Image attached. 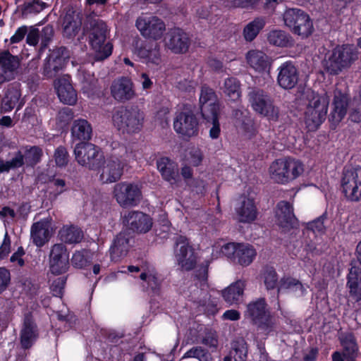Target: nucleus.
Wrapping results in <instances>:
<instances>
[{"mask_svg": "<svg viewBox=\"0 0 361 361\" xmlns=\"http://www.w3.org/2000/svg\"><path fill=\"white\" fill-rule=\"evenodd\" d=\"M199 104L203 118H212L214 114L219 113V103L217 95L211 87L204 85L201 87Z\"/></svg>", "mask_w": 361, "mask_h": 361, "instance_id": "nucleus-17", "label": "nucleus"}, {"mask_svg": "<svg viewBox=\"0 0 361 361\" xmlns=\"http://www.w3.org/2000/svg\"><path fill=\"white\" fill-rule=\"evenodd\" d=\"M134 52L135 55L147 63L158 65L161 62L159 45L157 42L137 41Z\"/></svg>", "mask_w": 361, "mask_h": 361, "instance_id": "nucleus-21", "label": "nucleus"}, {"mask_svg": "<svg viewBox=\"0 0 361 361\" xmlns=\"http://www.w3.org/2000/svg\"><path fill=\"white\" fill-rule=\"evenodd\" d=\"M145 121V114L137 106L119 107L112 114V123L118 130L127 133L141 130Z\"/></svg>", "mask_w": 361, "mask_h": 361, "instance_id": "nucleus-4", "label": "nucleus"}, {"mask_svg": "<svg viewBox=\"0 0 361 361\" xmlns=\"http://www.w3.org/2000/svg\"><path fill=\"white\" fill-rule=\"evenodd\" d=\"M256 251L249 244H238L235 256V262L242 266H248L256 256Z\"/></svg>", "mask_w": 361, "mask_h": 361, "instance_id": "nucleus-40", "label": "nucleus"}, {"mask_svg": "<svg viewBox=\"0 0 361 361\" xmlns=\"http://www.w3.org/2000/svg\"><path fill=\"white\" fill-rule=\"evenodd\" d=\"M74 154L78 163L92 170L101 166L104 156L99 149L89 142H80L75 145Z\"/></svg>", "mask_w": 361, "mask_h": 361, "instance_id": "nucleus-12", "label": "nucleus"}, {"mask_svg": "<svg viewBox=\"0 0 361 361\" xmlns=\"http://www.w3.org/2000/svg\"><path fill=\"white\" fill-rule=\"evenodd\" d=\"M295 284V279L291 277H283L279 283L278 293L287 290L291 293L294 285Z\"/></svg>", "mask_w": 361, "mask_h": 361, "instance_id": "nucleus-62", "label": "nucleus"}, {"mask_svg": "<svg viewBox=\"0 0 361 361\" xmlns=\"http://www.w3.org/2000/svg\"><path fill=\"white\" fill-rule=\"evenodd\" d=\"M195 286L197 289L193 290L192 299L202 307L203 310L208 313L214 314L217 312V300L212 298V295L208 293L207 285V269L202 268L198 274H196Z\"/></svg>", "mask_w": 361, "mask_h": 361, "instance_id": "nucleus-10", "label": "nucleus"}, {"mask_svg": "<svg viewBox=\"0 0 361 361\" xmlns=\"http://www.w3.org/2000/svg\"><path fill=\"white\" fill-rule=\"evenodd\" d=\"M303 172V164L290 157L275 160L269 168L270 178L279 184L289 183L297 179Z\"/></svg>", "mask_w": 361, "mask_h": 361, "instance_id": "nucleus-3", "label": "nucleus"}, {"mask_svg": "<svg viewBox=\"0 0 361 361\" xmlns=\"http://www.w3.org/2000/svg\"><path fill=\"white\" fill-rule=\"evenodd\" d=\"M357 58V51L353 46H338L324 59L323 66L328 73L336 75L348 68Z\"/></svg>", "mask_w": 361, "mask_h": 361, "instance_id": "nucleus-5", "label": "nucleus"}, {"mask_svg": "<svg viewBox=\"0 0 361 361\" xmlns=\"http://www.w3.org/2000/svg\"><path fill=\"white\" fill-rule=\"evenodd\" d=\"M304 11L299 8H288L283 14V20L285 25L291 30L298 23V19L302 16Z\"/></svg>", "mask_w": 361, "mask_h": 361, "instance_id": "nucleus-49", "label": "nucleus"}, {"mask_svg": "<svg viewBox=\"0 0 361 361\" xmlns=\"http://www.w3.org/2000/svg\"><path fill=\"white\" fill-rule=\"evenodd\" d=\"M292 32L295 35L301 36L302 38L307 37L312 33L313 24L310 18L305 12L298 19V23L292 29Z\"/></svg>", "mask_w": 361, "mask_h": 361, "instance_id": "nucleus-41", "label": "nucleus"}, {"mask_svg": "<svg viewBox=\"0 0 361 361\" xmlns=\"http://www.w3.org/2000/svg\"><path fill=\"white\" fill-rule=\"evenodd\" d=\"M135 26L145 38L154 40L161 39L166 31L164 22L155 16H139Z\"/></svg>", "mask_w": 361, "mask_h": 361, "instance_id": "nucleus-14", "label": "nucleus"}, {"mask_svg": "<svg viewBox=\"0 0 361 361\" xmlns=\"http://www.w3.org/2000/svg\"><path fill=\"white\" fill-rule=\"evenodd\" d=\"M326 215L323 214L316 219L307 223V228L312 231L314 233H323L325 230L324 220Z\"/></svg>", "mask_w": 361, "mask_h": 361, "instance_id": "nucleus-55", "label": "nucleus"}, {"mask_svg": "<svg viewBox=\"0 0 361 361\" xmlns=\"http://www.w3.org/2000/svg\"><path fill=\"white\" fill-rule=\"evenodd\" d=\"M38 337V329L30 314L25 315L20 333V345L23 349L32 346Z\"/></svg>", "mask_w": 361, "mask_h": 361, "instance_id": "nucleus-28", "label": "nucleus"}, {"mask_svg": "<svg viewBox=\"0 0 361 361\" xmlns=\"http://www.w3.org/2000/svg\"><path fill=\"white\" fill-rule=\"evenodd\" d=\"M69 268V253L62 243L54 245L49 254V269L55 275L62 274Z\"/></svg>", "mask_w": 361, "mask_h": 361, "instance_id": "nucleus-16", "label": "nucleus"}, {"mask_svg": "<svg viewBox=\"0 0 361 361\" xmlns=\"http://www.w3.org/2000/svg\"><path fill=\"white\" fill-rule=\"evenodd\" d=\"M262 278L267 290L274 289L279 283L278 282V275L275 269L271 267H266L264 268Z\"/></svg>", "mask_w": 361, "mask_h": 361, "instance_id": "nucleus-48", "label": "nucleus"}, {"mask_svg": "<svg viewBox=\"0 0 361 361\" xmlns=\"http://www.w3.org/2000/svg\"><path fill=\"white\" fill-rule=\"evenodd\" d=\"M23 152V155L25 162V165L33 166L37 164L42 157V149L36 146L25 147Z\"/></svg>", "mask_w": 361, "mask_h": 361, "instance_id": "nucleus-46", "label": "nucleus"}, {"mask_svg": "<svg viewBox=\"0 0 361 361\" xmlns=\"http://www.w3.org/2000/svg\"><path fill=\"white\" fill-rule=\"evenodd\" d=\"M112 154L102 161L99 180L103 183H112L121 179L128 162L135 159L133 150L118 142L111 144Z\"/></svg>", "mask_w": 361, "mask_h": 361, "instance_id": "nucleus-1", "label": "nucleus"}, {"mask_svg": "<svg viewBox=\"0 0 361 361\" xmlns=\"http://www.w3.org/2000/svg\"><path fill=\"white\" fill-rule=\"evenodd\" d=\"M54 157L56 164L59 167L65 166L68 162V153L62 146L56 149Z\"/></svg>", "mask_w": 361, "mask_h": 361, "instance_id": "nucleus-54", "label": "nucleus"}, {"mask_svg": "<svg viewBox=\"0 0 361 361\" xmlns=\"http://www.w3.org/2000/svg\"><path fill=\"white\" fill-rule=\"evenodd\" d=\"M62 69L63 68L53 65V63L46 62L44 66L43 73L47 78H51L56 77Z\"/></svg>", "mask_w": 361, "mask_h": 361, "instance_id": "nucleus-63", "label": "nucleus"}, {"mask_svg": "<svg viewBox=\"0 0 361 361\" xmlns=\"http://www.w3.org/2000/svg\"><path fill=\"white\" fill-rule=\"evenodd\" d=\"M267 39L271 44L277 47H285L293 44L292 37L286 32L280 30L270 31Z\"/></svg>", "mask_w": 361, "mask_h": 361, "instance_id": "nucleus-43", "label": "nucleus"}, {"mask_svg": "<svg viewBox=\"0 0 361 361\" xmlns=\"http://www.w3.org/2000/svg\"><path fill=\"white\" fill-rule=\"evenodd\" d=\"M123 223L129 229L140 233L148 232L152 226V218L138 211H131L126 214L123 216Z\"/></svg>", "mask_w": 361, "mask_h": 361, "instance_id": "nucleus-18", "label": "nucleus"}, {"mask_svg": "<svg viewBox=\"0 0 361 361\" xmlns=\"http://www.w3.org/2000/svg\"><path fill=\"white\" fill-rule=\"evenodd\" d=\"M73 118V111L69 107L61 109L57 115V121L61 126H66Z\"/></svg>", "mask_w": 361, "mask_h": 361, "instance_id": "nucleus-58", "label": "nucleus"}, {"mask_svg": "<svg viewBox=\"0 0 361 361\" xmlns=\"http://www.w3.org/2000/svg\"><path fill=\"white\" fill-rule=\"evenodd\" d=\"M173 126L176 133L182 136L190 137L198 134V119L190 105H183L176 112Z\"/></svg>", "mask_w": 361, "mask_h": 361, "instance_id": "nucleus-9", "label": "nucleus"}, {"mask_svg": "<svg viewBox=\"0 0 361 361\" xmlns=\"http://www.w3.org/2000/svg\"><path fill=\"white\" fill-rule=\"evenodd\" d=\"M82 13L73 8H69L63 18L61 29L63 36L66 38L73 39L81 30Z\"/></svg>", "mask_w": 361, "mask_h": 361, "instance_id": "nucleus-20", "label": "nucleus"}, {"mask_svg": "<svg viewBox=\"0 0 361 361\" xmlns=\"http://www.w3.org/2000/svg\"><path fill=\"white\" fill-rule=\"evenodd\" d=\"M60 240L68 244L78 243L83 238L82 231L74 226H64L59 231Z\"/></svg>", "mask_w": 361, "mask_h": 361, "instance_id": "nucleus-39", "label": "nucleus"}, {"mask_svg": "<svg viewBox=\"0 0 361 361\" xmlns=\"http://www.w3.org/2000/svg\"><path fill=\"white\" fill-rule=\"evenodd\" d=\"M245 283L238 281L221 291V295L226 302L229 305L237 304L242 298Z\"/></svg>", "mask_w": 361, "mask_h": 361, "instance_id": "nucleus-36", "label": "nucleus"}, {"mask_svg": "<svg viewBox=\"0 0 361 361\" xmlns=\"http://www.w3.org/2000/svg\"><path fill=\"white\" fill-rule=\"evenodd\" d=\"M51 219L45 218L32 224L30 229L31 238L33 243L39 247H42L48 242L50 235Z\"/></svg>", "mask_w": 361, "mask_h": 361, "instance_id": "nucleus-29", "label": "nucleus"}, {"mask_svg": "<svg viewBox=\"0 0 361 361\" xmlns=\"http://www.w3.org/2000/svg\"><path fill=\"white\" fill-rule=\"evenodd\" d=\"M277 83L283 89L293 88L298 81V72L290 61L282 63L278 68Z\"/></svg>", "mask_w": 361, "mask_h": 361, "instance_id": "nucleus-24", "label": "nucleus"}, {"mask_svg": "<svg viewBox=\"0 0 361 361\" xmlns=\"http://www.w3.org/2000/svg\"><path fill=\"white\" fill-rule=\"evenodd\" d=\"M237 219L243 223H250L255 220L257 209L252 198L241 197L235 208Z\"/></svg>", "mask_w": 361, "mask_h": 361, "instance_id": "nucleus-27", "label": "nucleus"}, {"mask_svg": "<svg viewBox=\"0 0 361 361\" xmlns=\"http://www.w3.org/2000/svg\"><path fill=\"white\" fill-rule=\"evenodd\" d=\"M223 92L233 102L238 101L241 97L239 81L235 78H228L224 80Z\"/></svg>", "mask_w": 361, "mask_h": 361, "instance_id": "nucleus-42", "label": "nucleus"}, {"mask_svg": "<svg viewBox=\"0 0 361 361\" xmlns=\"http://www.w3.org/2000/svg\"><path fill=\"white\" fill-rule=\"evenodd\" d=\"M341 190L353 202L361 200V167L345 169L341 179Z\"/></svg>", "mask_w": 361, "mask_h": 361, "instance_id": "nucleus-13", "label": "nucleus"}, {"mask_svg": "<svg viewBox=\"0 0 361 361\" xmlns=\"http://www.w3.org/2000/svg\"><path fill=\"white\" fill-rule=\"evenodd\" d=\"M194 357L200 361H213L210 353L200 346L193 347L188 350L183 355V358Z\"/></svg>", "mask_w": 361, "mask_h": 361, "instance_id": "nucleus-51", "label": "nucleus"}, {"mask_svg": "<svg viewBox=\"0 0 361 361\" xmlns=\"http://www.w3.org/2000/svg\"><path fill=\"white\" fill-rule=\"evenodd\" d=\"M202 343L210 348L216 349L218 345V339L216 331L212 330L207 331L202 338Z\"/></svg>", "mask_w": 361, "mask_h": 361, "instance_id": "nucleus-57", "label": "nucleus"}, {"mask_svg": "<svg viewBox=\"0 0 361 361\" xmlns=\"http://www.w3.org/2000/svg\"><path fill=\"white\" fill-rule=\"evenodd\" d=\"M142 269L143 271L141 272L140 279L146 283L147 288L150 289L153 293H158L162 283L161 276L158 274L154 267L151 265Z\"/></svg>", "mask_w": 361, "mask_h": 361, "instance_id": "nucleus-37", "label": "nucleus"}, {"mask_svg": "<svg viewBox=\"0 0 361 361\" xmlns=\"http://www.w3.org/2000/svg\"><path fill=\"white\" fill-rule=\"evenodd\" d=\"M111 93L116 100L121 102L129 101L135 97L133 83L130 79L126 77L113 81Z\"/></svg>", "mask_w": 361, "mask_h": 361, "instance_id": "nucleus-23", "label": "nucleus"}, {"mask_svg": "<svg viewBox=\"0 0 361 361\" xmlns=\"http://www.w3.org/2000/svg\"><path fill=\"white\" fill-rule=\"evenodd\" d=\"M25 101L21 97V92L18 85H9L1 102V112L6 113L12 111L14 108L19 110L24 105Z\"/></svg>", "mask_w": 361, "mask_h": 361, "instance_id": "nucleus-25", "label": "nucleus"}, {"mask_svg": "<svg viewBox=\"0 0 361 361\" xmlns=\"http://www.w3.org/2000/svg\"><path fill=\"white\" fill-rule=\"evenodd\" d=\"M166 47L173 53L180 54L185 52L190 45L188 35L179 28L170 29L164 38Z\"/></svg>", "mask_w": 361, "mask_h": 361, "instance_id": "nucleus-19", "label": "nucleus"}, {"mask_svg": "<svg viewBox=\"0 0 361 361\" xmlns=\"http://www.w3.org/2000/svg\"><path fill=\"white\" fill-rule=\"evenodd\" d=\"M264 26V21L263 19H255L253 21L248 23L244 28L243 35L245 39L250 42L253 40Z\"/></svg>", "mask_w": 361, "mask_h": 361, "instance_id": "nucleus-45", "label": "nucleus"}, {"mask_svg": "<svg viewBox=\"0 0 361 361\" xmlns=\"http://www.w3.org/2000/svg\"><path fill=\"white\" fill-rule=\"evenodd\" d=\"M175 257L178 264L184 270H192L196 263L197 257L187 238L180 236L176 240Z\"/></svg>", "mask_w": 361, "mask_h": 361, "instance_id": "nucleus-15", "label": "nucleus"}, {"mask_svg": "<svg viewBox=\"0 0 361 361\" xmlns=\"http://www.w3.org/2000/svg\"><path fill=\"white\" fill-rule=\"evenodd\" d=\"M246 60L249 66L255 71L260 73L269 72L271 62L269 56L263 51L250 50L246 54Z\"/></svg>", "mask_w": 361, "mask_h": 361, "instance_id": "nucleus-31", "label": "nucleus"}, {"mask_svg": "<svg viewBox=\"0 0 361 361\" xmlns=\"http://www.w3.org/2000/svg\"><path fill=\"white\" fill-rule=\"evenodd\" d=\"M203 157V153L200 149L192 147L189 150L186 159L191 165L198 166L201 164Z\"/></svg>", "mask_w": 361, "mask_h": 361, "instance_id": "nucleus-53", "label": "nucleus"}, {"mask_svg": "<svg viewBox=\"0 0 361 361\" xmlns=\"http://www.w3.org/2000/svg\"><path fill=\"white\" fill-rule=\"evenodd\" d=\"M66 279L64 277L58 278L51 284V289L53 295L56 297H61L65 286Z\"/></svg>", "mask_w": 361, "mask_h": 361, "instance_id": "nucleus-59", "label": "nucleus"}, {"mask_svg": "<svg viewBox=\"0 0 361 361\" xmlns=\"http://www.w3.org/2000/svg\"><path fill=\"white\" fill-rule=\"evenodd\" d=\"M350 296L357 302L361 301V269L353 267L348 274L346 284Z\"/></svg>", "mask_w": 361, "mask_h": 361, "instance_id": "nucleus-34", "label": "nucleus"}, {"mask_svg": "<svg viewBox=\"0 0 361 361\" xmlns=\"http://www.w3.org/2000/svg\"><path fill=\"white\" fill-rule=\"evenodd\" d=\"M332 118L335 122H340L345 116L348 106V98L345 93L336 89L334 92Z\"/></svg>", "mask_w": 361, "mask_h": 361, "instance_id": "nucleus-35", "label": "nucleus"}, {"mask_svg": "<svg viewBox=\"0 0 361 361\" xmlns=\"http://www.w3.org/2000/svg\"><path fill=\"white\" fill-rule=\"evenodd\" d=\"M244 317L266 334L274 329V322L264 298H257L247 303Z\"/></svg>", "mask_w": 361, "mask_h": 361, "instance_id": "nucleus-6", "label": "nucleus"}, {"mask_svg": "<svg viewBox=\"0 0 361 361\" xmlns=\"http://www.w3.org/2000/svg\"><path fill=\"white\" fill-rule=\"evenodd\" d=\"M10 281V271L5 267H0V294L6 289Z\"/></svg>", "mask_w": 361, "mask_h": 361, "instance_id": "nucleus-61", "label": "nucleus"}, {"mask_svg": "<svg viewBox=\"0 0 361 361\" xmlns=\"http://www.w3.org/2000/svg\"><path fill=\"white\" fill-rule=\"evenodd\" d=\"M341 343L344 350V355L352 357L357 350L355 338L352 333L342 334L340 336Z\"/></svg>", "mask_w": 361, "mask_h": 361, "instance_id": "nucleus-44", "label": "nucleus"}, {"mask_svg": "<svg viewBox=\"0 0 361 361\" xmlns=\"http://www.w3.org/2000/svg\"><path fill=\"white\" fill-rule=\"evenodd\" d=\"M329 99L326 95L313 94L305 112V123L310 131L316 130L325 121Z\"/></svg>", "mask_w": 361, "mask_h": 361, "instance_id": "nucleus-8", "label": "nucleus"}, {"mask_svg": "<svg viewBox=\"0 0 361 361\" xmlns=\"http://www.w3.org/2000/svg\"><path fill=\"white\" fill-rule=\"evenodd\" d=\"M113 194L118 204L123 208L137 205L142 197L140 186L128 182L116 183L114 187Z\"/></svg>", "mask_w": 361, "mask_h": 361, "instance_id": "nucleus-11", "label": "nucleus"}, {"mask_svg": "<svg viewBox=\"0 0 361 361\" xmlns=\"http://www.w3.org/2000/svg\"><path fill=\"white\" fill-rule=\"evenodd\" d=\"M19 66L18 56L7 51L0 52V80L4 83L13 80Z\"/></svg>", "mask_w": 361, "mask_h": 361, "instance_id": "nucleus-22", "label": "nucleus"}, {"mask_svg": "<svg viewBox=\"0 0 361 361\" xmlns=\"http://www.w3.org/2000/svg\"><path fill=\"white\" fill-rule=\"evenodd\" d=\"M207 123L212 124V127L209 130V136L212 139H216L220 135V125L219 122V114H214L212 118H203Z\"/></svg>", "mask_w": 361, "mask_h": 361, "instance_id": "nucleus-56", "label": "nucleus"}, {"mask_svg": "<svg viewBox=\"0 0 361 361\" xmlns=\"http://www.w3.org/2000/svg\"><path fill=\"white\" fill-rule=\"evenodd\" d=\"M92 253L87 250L76 251L72 257L71 262L76 268H83L90 262Z\"/></svg>", "mask_w": 361, "mask_h": 361, "instance_id": "nucleus-50", "label": "nucleus"}, {"mask_svg": "<svg viewBox=\"0 0 361 361\" xmlns=\"http://www.w3.org/2000/svg\"><path fill=\"white\" fill-rule=\"evenodd\" d=\"M132 238L129 234L121 232L114 239L110 247V255L112 260L118 261L121 257L125 256L130 246Z\"/></svg>", "mask_w": 361, "mask_h": 361, "instance_id": "nucleus-33", "label": "nucleus"}, {"mask_svg": "<svg viewBox=\"0 0 361 361\" xmlns=\"http://www.w3.org/2000/svg\"><path fill=\"white\" fill-rule=\"evenodd\" d=\"M238 244L239 243H231L224 245L221 247L222 254L235 262Z\"/></svg>", "mask_w": 361, "mask_h": 361, "instance_id": "nucleus-60", "label": "nucleus"}, {"mask_svg": "<svg viewBox=\"0 0 361 361\" xmlns=\"http://www.w3.org/2000/svg\"><path fill=\"white\" fill-rule=\"evenodd\" d=\"M55 89L60 101L68 105L77 102V94L70 82V77L64 75L54 81Z\"/></svg>", "mask_w": 361, "mask_h": 361, "instance_id": "nucleus-26", "label": "nucleus"}, {"mask_svg": "<svg viewBox=\"0 0 361 361\" xmlns=\"http://www.w3.org/2000/svg\"><path fill=\"white\" fill-rule=\"evenodd\" d=\"M45 7V3L40 0H31L25 1L22 6V15L27 17L29 15L37 14Z\"/></svg>", "mask_w": 361, "mask_h": 361, "instance_id": "nucleus-47", "label": "nucleus"}, {"mask_svg": "<svg viewBox=\"0 0 361 361\" xmlns=\"http://www.w3.org/2000/svg\"><path fill=\"white\" fill-rule=\"evenodd\" d=\"M157 169L162 178L171 184L176 183L179 177L178 165L167 157H161L157 161Z\"/></svg>", "mask_w": 361, "mask_h": 361, "instance_id": "nucleus-32", "label": "nucleus"}, {"mask_svg": "<svg viewBox=\"0 0 361 361\" xmlns=\"http://www.w3.org/2000/svg\"><path fill=\"white\" fill-rule=\"evenodd\" d=\"M92 133V126L87 120L74 121L71 128V135L74 140L87 141L91 139Z\"/></svg>", "mask_w": 361, "mask_h": 361, "instance_id": "nucleus-38", "label": "nucleus"}, {"mask_svg": "<svg viewBox=\"0 0 361 361\" xmlns=\"http://www.w3.org/2000/svg\"><path fill=\"white\" fill-rule=\"evenodd\" d=\"M248 102L252 110L259 116L270 122H276L279 118V108L271 97L264 90L252 89L248 94Z\"/></svg>", "mask_w": 361, "mask_h": 361, "instance_id": "nucleus-7", "label": "nucleus"}, {"mask_svg": "<svg viewBox=\"0 0 361 361\" xmlns=\"http://www.w3.org/2000/svg\"><path fill=\"white\" fill-rule=\"evenodd\" d=\"M66 49H61L54 51L47 58L46 62L53 63V65L63 68L66 63L67 56H63V51Z\"/></svg>", "mask_w": 361, "mask_h": 361, "instance_id": "nucleus-52", "label": "nucleus"}, {"mask_svg": "<svg viewBox=\"0 0 361 361\" xmlns=\"http://www.w3.org/2000/svg\"><path fill=\"white\" fill-rule=\"evenodd\" d=\"M85 30L88 35L89 44L95 52L97 60H104L112 53L113 45L106 42L108 33L105 23L98 18L88 16L85 23Z\"/></svg>", "mask_w": 361, "mask_h": 361, "instance_id": "nucleus-2", "label": "nucleus"}, {"mask_svg": "<svg viewBox=\"0 0 361 361\" xmlns=\"http://www.w3.org/2000/svg\"><path fill=\"white\" fill-rule=\"evenodd\" d=\"M276 224L284 229L292 228L295 224L296 219L293 214V207L286 201L279 202L276 210Z\"/></svg>", "mask_w": 361, "mask_h": 361, "instance_id": "nucleus-30", "label": "nucleus"}, {"mask_svg": "<svg viewBox=\"0 0 361 361\" xmlns=\"http://www.w3.org/2000/svg\"><path fill=\"white\" fill-rule=\"evenodd\" d=\"M28 32V28L26 25H23L17 29L15 34L11 37L10 42L11 44H16L21 42Z\"/></svg>", "mask_w": 361, "mask_h": 361, "instance_id": "nucleus-64", "label": "nucleus"}]
</instances>
